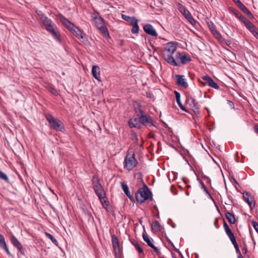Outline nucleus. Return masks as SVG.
Wrapping results in <instances>:
<instances>
[{
    "label": "nucleus",
    "instance_id": "f257e3e1",
    "mask_svg": "<svg viewBox=\"0 0 258 258\" xmlns=\"http://www.w3.org/2000/svg\"><path fill=\"white\" fill-rule=\"evenodd\" d=\"M177 48L176 43L173 42L168 43L164 48L163 50V57L164 59L169 64L173 66H178L179 63L177 62L172 55L176 51Z\"/></svg>",
    "mask_w": 258,
    "mask_h": 258
},
{
    "label": "nucleus",
    "instance_id": "f03ea898",
    "mask_svg": "<svg viewBox=\"0 0 258 258\" xmlns=\"http://www.w3.org/2000/svg\"><path fill=\"white\" fill-rule=\"evenodd\" d=\"M136 199L140 204L143 203L148 199L152 200V192L145 183L143 182V186L137 191Z\"/></svg>",
    "mask_w": 258,
    "mask_h": 258
},
{
    "label": "nucleus",
    "instance_id": "7ed1b4c3",
    "mask_svg": "<svg viewBox=\"0 0 258 258\" xmlns=\"http://www.w3.org/2000/svg\"><path fill=\"white\" fill-rule=\"evenodd\" d=\"M46 118L51 128L57 131L64 132V127L59 119L54 118L51 114L46 115Z\"/></svg>",
    "mask_w": 258,
    "mask_h": 258
},
{
    "label": "nucleus",
    "instance_id": "20e7f679",
    "mask_svg": "<svg viewBox=\"0 0 258 258\" xmlns=\"http://www.w3.org/2000/svg\"><path fill=\"white\" fill-rule=\"evenodd\" d=\"M124 167L128 171L132 170L137 165L138 162L135 157L134 154H128L124 159Z\"/></svg>",
    "mask_w": 258,
    "mask_h": 258
},
{
    "label": "nucleus",
    "instance_id": "39448f33",
    "mask_svg": "<svg viewBox=\"0 0 258 258\" xmlns=\"http://www.w3.org/2000/svg\"><path fill=\"white\" fill-rule=\"evenodd\" d=\"M92 181L93 189L98 197L105 196V193L104 192L102 186L100 183L99 179L96 176H93Z\"/></svg>",
    "mask_w": 258,
    "mask_h": 258
},
{
    "label": "nucleus",
    "instance_id": "423d86ee",
    "mask_svg": "<svg viewBox=\"0 0 258 258\" xmlns=\"http://www.w3.org/2000/svg\"><path fill=\"white\" fill-rule=\"evenodd\" d=\"M139 121L141 124L147 127L155 126L152 117L149 115L146 114L145 113L139 116Z\"/></svg>",
    "mask_w": 258,
    "mask_h": 258
},
{
    "label": "nucleus",
    "instance_id": "0eeeda50",
    "mask_svg": "<svg viewBox=\"0 0 258 258\" xmlns=\"http://www.w3.org/2000/svg\"><path fill=\"white\" fill-rule=\"evenodd\" d=\"M93 21L95 23L96 27L100 30L103 33H107L108 34L107 29L104 25V19L101 17H94Z\"/></svg>",
    "mask_w": 258,
    "mask_h": 258
},
{
    "label": "nucleus",
    "instance_id": "6e6552de",
    "mask_svg": "<svg viewBox=\"0 0 258 258\" xmlns=\"http://www.w3.org/2000/svg\"><path fill=\"white\" fill-rule=\"evenodd\" d=\"M201 79L203 80V81H201L200 79H199V81L203 86H206L208 85L215 89H219L218 85L208 75L203 76L201 78Z\"/></svg>",
    "mask_w": 258,
    "mask_h": 258
},
{
    "label": "nucleus",
    "instance_id": "1a4fd4ad",
    "mask_svg": "<svg viewBox=\"0 0 258 258\" xmlns=\"http://www.w3.org/2000/svg\"><path fill=\"white\" fill-rule=\"evenodd\" d=\"M179 11L184 16L187 21L192 26H195L197 21L194 19L190 13L184 7L181 6L179 7Z\"/></svg>",
    "mask_w": 258,
    "mask_h": 258
},
{
    "label": "nucleus",
    "instance_id": "9d476101",
    "mask_svg": "<svg viewBox=\"0 0 258 258\" xmlns=\"http://www.w3.org/2000/svg\"><path fill=\"white\" fill-rule=\"evenodd\" d=\"M175 58L177 60H180L181 64H184L191 60L190 56L185 52H178L176 53Z\"/></svg>",
    "mask_w": 258,
    "mask_h": 258
},
{
    "label": "nucleus",
    "instance_id": "9b49d317",
    "mask_svg": "<svg viewBox=\"0 0 258 258\" xmlns=\"http://www.w3.org/2000/svg\"><path fill=\"white\" fill-rule=\"evenodd\" d=\"M187 103L190 106L193 111L197 115H200V109L198 103L192 97H188L186 99Z\"/></svg>",
    "mask_w": 258,
    "mask_h": 258
},
{
    "label": "nucleus",
    "instance_id": "f8f14e48",
    "mask_svg": "<svg viewBox=\"0 0 258 258\" xmlns=\"http://www.w3.org/2000/svg\"><path fill=\"white\" fill-rule=\"evenodd\" d=\"M245 27L252 33L253 36L258 39V31L256 27L248 19L244 23Z\"/></svg>",
    "mask_w": 258,
    "mask_h": 258
},
{
    "label": "nucleus",
    "instance_id": "ddd939ff",
    "mask_svg": "<svg viewBox=\"0 0 258 258\" xmlns=\"http://www.w3.org/2000/svg\"><path fill=\"white\" fill-rule=\"evenodd\" d=\"M143 238L144 240L147 242L148 245L154 249L156 253H157V254H160V252L159 250L152 242L151 240L150 239L149 236L148 235L145 230L143 233Z\"/></svg>",
    "mask_w": 258,
    "mask_h": 258
},
{
    "label": "nucleus",
    "instance_id": "4468645a",
    "mask_svg": "<svg viewBox=\"0 0 258 258\" xmlns=\"http://www.w3.org/2000/svg\"><path fill=\"white\" fill-rule=\"evenodd\" d=\"M144 31L148 34L153 37H157L158 34L153 26L150 24H146L143 26Z\"/></svg>",
    "mask_w": 258,
    "mask_h": 258
},
{
    "label": "nucleus",
    "instance_id": "2eb2a0df",
    "mask_svg": "<svg viewBox=\"0 0 258 258\" xmlns=\"http://www.w3.org/2000/svg\"><path fill=\"white\" fill-rule=\"evenodd\" d=\"M11 242L13 245L16 247L19 251H20L22 254H24V249L22 245L14 235H12L11 237Z\"/></svg>",
    "mask_w": 258,
    "mask_h": 258
},
{
    "label": "nucleus",
    "instance_id": "dca6fc26",
    "mask_svg": "<svg viewBox=\"0 0 258 258\" xmlns=\"http://www.w3.org/2000/svg\"><path fill=\"white\" fill-rule=\"evenodd\" d=\"M175 77L176 78V83L178 86H182L184 88L188 87V85L186 82L183 75H176Z\"/></svg>",
    "mask_w": 258,
    "mask_h": 258
},
{
    "label": "nucleus",
    "instance_id": "f3484780",
    "mask_svg": "<svg viewBox=\"0 0 258 258\" xmlns=\"http://www.w3.org/2000/svg\"><path fill=\"white\" fill-rule=\"evenodd\" d=\"M60 21L67 27L70 31L75 28V25L71 22L69 20L66 18L62 14H59L58 15Z\"/></svg>",
    "mask_w": 258,
    "mask_h": 258
},
{
    "label": "nucleus",
    "instance_id": "a211bd4d",
    "mask_svg": "<svg viewBox=\"0 0 258 258\" xmlns=\"http://www.w3.org/2000/svg\"><path fill=\"white\" fill-rule=\"evenodd\" d=\"M128 125L131 128L136 127L141 128V123L139 121V117H133L128 120Z\"/></svg>",
    "mask_w": 258,
    "mask_h": 258
},
{
    "label": "nucleus",
    "instance_id": "6ab92c4d",
    "mask_svg": "<svg viewBox=\"0 0 258 258\" xmlns=\"http://www.w3.org/2000/svg\"><path fill=\"white\" fill-rule=\"evenodd\" d=\"M236 5L249 18H253V15L250 11L239 0L236 3Z\"/></svg>",
    "mask_w": 258,
    "mask_h": 258
},
{
    "label": "nucleus",
    "instance_id": "aec40b11",
    "mask_svg": "<svg viewBox=\"0 0 258 258\" xmlns=\"http://www.w3.org/2000/svg\"><path fill=\"white\" fill-rule=\"evenodd\" d=\"M0 247L4 249L7 253L10 256H12V254L10 252L9 250V248L7 246V243L5 241V237L4 236L0 234Z\"/></svg>",
    "mask_w": 258,
    "mask_h": 258
},
{
    "label": "nucleus",
    "instance_id": "412c9836",
    "mask_svg": "<svg viewBox=\"0 0 258 258\" xmlns=\"http://www.w3.org/2000/svg\"><path fill=\"white\" fill-rule=\"evenodd\" d=\"M131 24L133 26L131 32L133 34H136L139 33V27L138 25V20L135 18L133 17V20L131 21Z\"/></svg>",
    "mask_w": 258,
    "mask_h": 258
},
{
    "label": "nucleus",
    "instance_id": "4be33fe9",
    "mask_svg": "<svg viewBox=\"0 0 258 258\" xmlns=\"http://www.w3.org/2000/svg\"><path fill=\"white\" fill-rule=\"evenodd\" d=\"M243 197L245 202L248 204L249 206L252 208L255 205V202H253L252 200V197H250V195L248 192L244 191L243 194Z\"/></svg>",
    "mask_w": 258,
    "mask_h": 258
},
{
    "label": "nucleus",
    "instance_id": "5701e85b",
    "mask_svg": "<svg viewBox=\"0 0 258 258\" xmlns=\"http://www.w3.org/2000/svg\"><path fill=\"white\" fill-rule=\"evenodd\" d=\"M112 242L115 253L116 254L117 252L119 253L120 251L119 242L118 238L115 235L112 236Z\"/></svg>",
    "mask_w": 258,
    "mask_h": 258
},
{
    "label": "nucleus",
    "instance_id": "b1692460",
    "mask_svg": "<svg viewBox=\"0 0 258 258\" xmlns=\"http://www.w3.org/2000/svg\"><path fill=\"white\" fill-rule=\"evenodd\" d=\"M71 31L74 34V35H76V36L80 40H84L85 38L82 31L76 26L75 28H73Z\"/></svg>",
    "mask_w": 258,
    "mask_h": 258
},
{
    "label": "nucleus",
    "instance_id": "393cba45",
    "mask_svg": "<svg viewBox=\"0 0 258 258\" xmlns=\"http://www.w3.org/2000/svg\"><path fill=\"white\" fill-rule=\"evenodd\" d=\"M135 112L137 116H140L142 114L145 113L144 111L143 110L141 104L136 102L134 104Z\"/></svg>",
    "mask_w": 258,
    "mask_h": 258
},
{
    "label": "nucleus",
    "instance_id": "a878e982",
    "mask_svg": "<svg viewBox=\"0 0 258 258\" xmlns=\"http://www.w3.org/2000/svg\"><path fill=\"white\" fill-rule=\"evenodd\" d=\"M151 229L152 231L157 232L161 231L163 227L158 221L155 220L151 224Z\"/></svg>",
    "mask_w": 258,
    "mask_h": 258
},
{
    "label": "nucleus",
    "instance_id": "bb28decb",
    "mask_svg": "<svg viewBox=\"0 0 258 258\" xmlns=\"http://www.w3.org/2000/svg\"><path fill=\"white\" fill-rule=\"evenodd\" d=\"M101 203L102 204L103 207L107 211H109V203L108 200L106 199L105 196H100V197H98Z\"/></svg>",
    "mask_w": 258,
    "mask_h": 258
},
{
    "label": "nucleus",
    "instance_id": "cd10ccee",
    "mask_svg": "<svg viewBox=\"0 0 258 258\" xmlns=\"http://www.w3.org/2000/svg\"><path fill=\"white\" fill-rule=\"evenodd\" d=\"M100 68L97 66H93L92 69V75L97 80L100 81Z\"/></svg>",
    "mask_w": 258,
    "mask_h": 258
},
{
    "label": "nucleus",
    "instance_id": "c85d7f7f",
    "mask_svg": "<svg viewBox=\"0 0 258 258\" xmlns=\"http://www.w3.org/2000/svg\"><path fill=\"white\" fill-rule=\"evenodd\" d=\"M121 184L122 189L125 194V195L131 200H133L134 199V198L133 196L130 194L127 185L122 182H121Z\"/></svg>",
    "mask_w": 258,
    "mask_h": 258
},
{
    "label": "nucleus",
    "instance_id": "c756f323",
    "mask_svg": "<svg viewBox=\"0 0 258 258\" xmlns=\"http://www.w3.org/2000/svg\"><path fill=\"white\" fill-rule=\"evenodd\" d=\"M214 36L223 44H227L228 45L231 44V41L224 39L219 32L216 33Z\"/></svg>",
    "mask_w": 258,
    "mask_h": 258
},
{
    "label": "nucleus",
    "instance_id": "7c9ffc66",
    "mask_svg": "<svg viewBox=\"0 0 258 258\" xmlns=\"http://www.w3.org/2000/svg\"><path fill=\"white\" fill-rule=\"evenodd\" d=\"M225 216L226 218L227 219L228 222L231 224H233L236 222V219L235 218V216L234 214L230 213L229 212H227L225 213Z\"/></svg>",
    "mask_w": 258,
    "mask_h": 258
},
{
    "label": "nucleus",
    "instance_id": "2f4dec72",
    "mask_svg": "<svg viewBox=\"0 0 258 258\" xmlns=\"http://www.w3.org/2000/svg\"><path fill=\"white\" fill-rule=\"evenodd\" d=\"M233 13L234 15L243 23H245V22L247 20L245 17L242 16V15L236 10H234L233 11Z\"/></svg>",
    "mask_w": 258,
    "mask_h": 258
},
{
    "label": "nucleus",
    "instance_id": "473e14b6",
    "mask_svg": "<svg viewBox=\"0 0 258 258\" xmlns=\"http://www.w3.org/2000/svg\"><path fill=\"white\" fill-rule=\"evenodd\" d=\"M42 18L43 20L41 21L43 22L46 29L52 25V21L50 19H48L47 17H42Z\"/></svg>",
    "mask_w": 258,
    "mask_h": 258
},
{
    "label": "nucleus",
    "instance_id": "72a5a7b5",
    "mask_svg": "<svg viewBox=\"0 0 258 258\" xmlns=\"http://www.w3.org/2000/svg\"><path fill=\"white\" fill-rule=\"evenodd\" d=\"M50 33L55 40H56L58 42H60L59 35L58 34V31H57L56 29Z\"/></svg>",
    "mask_w": 258,
    "mask_h": 258
},
{
    "label": "nucleus",
    "instance_id": "f704fd0d",
    "mask_svg": "<svg viewBox=\"0 0 258 258\" xmlns=\"http://www.w3.org/2000/svg\"><path fill=\"white\" fill-rule=\"evenodd\" d=\"M46 235L47 236V237L50 239L51 241L55 245H57V240L54 237V236L51 235V234L50 233H46Z\"/></svg>",
    "mask_w": 258,
    "mask_h": 258
},
{
    "label": "nucleus",
    "instance_id": "c9c22d12",
    "mask_svg": "<svg viewBox=\"0 0 258 258\" xmlns=\"http://www.w3.org/2000/svg\"><path fill=\"white\" fill-rule=\"evenodd\" d=\"M229 239H230V241L231 242H233L236 240L235 237L233 234V233L231 231L226 233Z\"/></svg>",
    "mask_w": 258,
    "mask_h": 258
},
{
    "label": "nucleus",
    "instance_id": "e433bc0d",
    "mask_svg": "<svg viewBox=\"0 0 258 258\" xmlns=\"http://www.w3.org/2000/svg\"><path fill=\"white\" fill-rule=\"evenodd\" d=\"M0 178L3 179L6 182L9 181V178L7 175L0 170Z\"/></svg>",
    "mask_w": 258,
    "mask_h": 258
},
{
    "label": "nucleus",
    "instance_id": "4c0bfd02",
    "mask_svg": "<svg viewBox=\"0 0 258 258\" xmlns=\"http://www.w3.org/2000/svg\"><path fill=\"white\" fill-rule=\"evenodd\" d=\"M133 244L137 248L139 253H141L143 252V248L141 247V246L138 242H136L135 243H133Z\"/></svg>",
    "mask_w": 258,
    "mask_h": 258
},
{
    "label": "nucleus",
    "instance_id": "58836bf2",
    "mask_svg": "<svg viewBox=\"0 0 258 258\" xmlns=\"http://www.w3.org/2000/svg\"><path fill=\"white\" fill-rule=\"evenodd\" d=\"M48 90L55 95H57L58 94L57 90L51 86L48 88Z\"/></svg>",
    "mask_w": 258,
    "mask_h": 258
},
{
    "label": "nucleus",
    "instance_id": "ea45409f",
    "mask_svg": "<svg viewBox=\"0 0 258 258\" xmlns=\"http://www.w3.org/2000/svg\"><path fill=\"white\" fill-rule=\"evenodd\" d=\"M207 25L211 31H213L216 29L215 25L212 22H208Z\"/></svg>",
    "mask_w": 258,
    "mask_h": 258
},
{
    "label": "nucleus",
    "instance_id": "a19ab883",
    "mask_svg": "<svg viewBox=\"0 0 258 258\" xmlns=\"http://www.w3.org/2000/svg\"><path fill=\"white\" fill-rule=\"evenodd\" d=\"M232 243L233 244L235 248V250H236V251L237 252V253H238L239 255L240 254V250H239V246H238V245L236 242V241H235L234 242H232Z\"/></svg>",
    "mask_w": 258,
    "mask_h": 258
},
{
    "label": "nucleus",
    "instance_id": "79ce46f5",
    "mask_svg": "<svg viewBox=\"0 0 258 258\" xmlns=\"http://www.w3.org/2000/svg\"><path fill=\"white\" fill-rule=\"evenodd\" d=\"M122 18L125 21H130L131 22V21L133 20V17H131L125 15H122Z\"/></svg>",
    "mask_w": 258,
    "mask_h": 258
},
{
    "label": "nucleus",
    "instance_id": "37998d69",
    "mask_svg": "<svg viewBox=\"0 0 258 258\" xmlns=\"http://www.w3.org/2000/svg\"><path fill=\"white\" fill-rule=\"evenodd\" d=\"M251 224L254 228V230L258 233V224L255 221H251Z\"/></svg>",
    "mask_w": 258,
    "mask_h": 258
},
{
    "label": "nucleus",
    "instance_id": "c03bdc74",
    "mask_svg": "<svg viewBox=\"0 0 258 258\" xmlns=\"http://www.w3.org/2000/svg\"><path fill=\"white\" fill-rule=\"evenodd\" d=\"M37 15L40 17V18L41 20H43V18H42V17H46V16H45L43 13L41 12V11H37Z\"/></svg>",
    "mask_w": 258,
    "mask_h": 258
},
{
    "label": "nucleus",
    "instance_id": "a18cd8bd",
    "mask_svg": "<svg viewBox=\"0 0 258 258\" xmlns=\"http://www.w3.org/2000/svg\"><path fill=\"white\" fill-rule=\"evenodd\" d=\"M47 31H48L50 33H51L53 31L55 30L56 28H54L52 25L50 27H48L46 29Z\"/></svg>",
    "mask_w": 258,
    "mask_h": 258
},
{
    "label": "nucleus",
    "instance_id": "49530a36",
    "mask_svg": "<svg viewBox=\"0 0 258 258\" xmlns=\"http://www.w3.org/2000/svg\"><path fill=\"white\" fill-rule=\"evenodd\" d=\"M201 184H202V188L204 189V191L206 192V194H207L208 195H210L209 193V191L207 190V187L205 186V185L204 184V183L202 182H201Z\"/></svg>",
    "mask_w": 258,
    "mask_h": 258
},
{
    "label": "nucleus",
    "instance_id": "de8ad7c7",
    "mask_svg": "<svg viewBox=\"0 0 258 258\" xmlns=\"http://www.w3.org/2000/svg\"><path fill=\"white\" fill-rule=\"evenodd\" d=\"M175 95L176 100L180 99V94L179 92L175 91Z\"/></svg>",
    "mask_w": 258,
    "mask_h": 258
},
{
    "label": "nucleus",
    "instance_id": "09e8293b",
    "mask_svg": "<svg viewBox=\"0 0 258 258\" xmlns=\"http://www.w3.org/2000/svg\"><path fill=\"white\" fill-rule=\"evenodd\" d=\"M227 102L229 104V105L232 108H234V104L233 103L230 101V100H227Z\"/></svg>",
    "mask_w": 258,
    "mask_h": 258
},
{
    "label": "nucleus",
    "instance_id": "8fccbe9b",
    "mask_svg": "<svg viewBox=\"0 0 258 258\" xmlns=\"http://www.w3.org/2000/svg\"><path fill=\"white\" fill-rule=\"evenodd\" d=\"M224 228L226 233H227L231 231V229H230V228L228 226L224 227Z\"/></svg>",
    "mask_w": 258,
    "mask_h": 258
},
{
    "label": "nucleus",
    "instance_id": "3c124183",
    "mask_svg": "<svg viewBox=\"0 0 258 258\" xmlns=\"http://www.w3.org/2000/svg\"><path fill=\"white\" fill-rule=\"evenodd\" d=\"M218 219L217 218H216L214 220V224L216 228H219V227L218 226Z\"/></svg>",
    "mask_w": 258,
    "mask_h": 258
},
{
    "label": "nucleus",
    "instance_id": "603ef678",
    "mask_svg": "<svg viewBox=\"0 0 258 258\" xmlns=\"http://www.w3.org/2000/svg\"><path fill=\"white\" fill-rule=\"evenodd\" d=\"M242 251L243 252V254H246L247 252V248L246 246L243 247L242 248Z\"/></svg>",
    "mask_w": 258,
    "mask_h": 258
},
{
    "label": "nucleus",
    "instance_id": "864d4df0",
    "mask_svg": "<svg viewBox=\"0 0 258 258\" xmlns=\"http://www.w3.org/2000/svg\"><path fill=\"white\" fill-rule=\"evenodd\" d=\"M211 32L214 36L215 35V34L218 32L216 29L213 31H212Z\"/></svg>",
    "mask_w": 258,
    "mask_h": 258
},
{
    "label": "nucleus",
    "instance_id": "5fc2aeb1",
    "mask_svg": "<svg viewBox=\"0 0 258 258\" xmlns=\"http://www.w3.org/2000/svg\"><path fill=\"white\" fill-rule=\"evenodd\" d=\"M146 94H147V96L148 97L150 98L152 97V95L150 93L147 92Z\"/></svg>",
    "mask_w": 258,
    "mask_h": 258
},
{
    "label": "nucleus",
    "instance_id": "6e6d98bb",
    "mask_svg": "<svg viewBox=\"0 0 258 258\" xmlns=\"http://www.w3.org/2000/svg\"><path fill=\"white\" fill-rule=\"evenodd\" d=\"M254 131L256 133L258 134V125H256L254 126Z\"/></svg>",
    "mask_w": 258,
    "mask_h": 258
},
{
    "label": "nucleus",
    "instance_id": "4d7b16f0",
    "mask_svg": "<svg viewBox=\"0 0 258 258\" xmlns=\"http://www.w3.org/2000/svg\"><path fill=\"white\" fill-rule=\"evenodd\" d=\"M228 225L226 223L225 220L223 221V227H225L226 226H228Z\"/></svg>",
    "mask_w": 258,
    "mask_h": 258
},
{
    "label": "nucleus",
    "instance_id": "13d9d810",
    "mask_svg": "<svg viewBox=\"0 0 258 258\" xmlns=\"http://www.w3.org/2000/svg\"><path fill=\"white\" fill-rule=\"evenodd\" d=\"M180 108L181 109H182V110H184V111H186V109H185V107L183 105L182 106H180Z\"/></svg>",
    "mask_w": 258,
    "mask_h": 258
},
{
    "label": "nucleus",
    "instance_id": "bf43d9fd",
    "mask_svg": "<svg viewBox=\"0 0 258 258\" xmlns=\"http://www.w3.org/2000/svg\"><path fill=\"white\" fill-rule=\"evenodd\" d=\"M166 239L170 243H171L173 246V244L171 242V241L169 240V239H168L167 237H166Z\"/></svg>",
    "mask_w": 258,
    "mask_h": 258
},
{
    "label": "nucleus",
    "instance_id": "052dcab7",
    "mask_svg": "<svg viewBox=\"0 0 258 258\" xmlns=\"http://www.w3.org/2000/svg\"><path fill=\"white\" fill-rule=\"evenodd\" d=\"M176 102L177 104L181 102L180 99H177V100H176Z\"/></svg>",
    "mask_w": 258,
    "mask_h": 258
},
{
    "label": "nucleus",
    "instance_id": "680f3d73",
    "mask_svg": "<svg viewBox=\"0 0 258 258\" xmlns=\"http://www.w3.org/2000/svg\"><path fill=\"white\" fill-rule=\"evenodd\" d=\"M178 105V106L180 107V106H183L182 104L181 103V102L177 104Z\"/></svg>",
    "mask_w": 258,
    "mask_h": 258
},
{
    "label": "nucleus",
    "instance_id": "e2e57ef3",
    "mask_svg": "<svg viewBox=\"0 0 258 258\" xmlns=\"http://www.w3.org/2000/svg\"><path fill=\"white\" fill-rule=\"evenodd\" d=\"M178 105V106L180 107V106H183L182 104L181 103V102L177 104Z\"/></svg>",
    "mask_w": 258,
    "mask_h": 258
},
{
    "label": "nucleus",
    "instance_id": "0e129e2a",
    "mask_svg": "<svg viewBox=\"0 0 258 258\" xmlns=\"http://www.w3.org/2000/svg\"><path fill=\"white\" fill-rule=\"evenodd\" d=\"M178 105V106L180 107V106H183L182 104L181 103V102L177 104Z\"/></svg>",
    "mask_w": 258,
    "mask_h": 258
},
{
    "label": "nucleus",
    "instance_id": "69168bd1",
    "mask_svg": "<svg viewBox=\"0 0 258 258\" xmlns=\"http://www.w3.org/2000/svg\"><path fill=\"white\" fill-rule=\"evenodd\" d=\"M233 179H234V182L235 183H236L237 184H238V183L237 182V181L234 178Z\"/></svg>",
    "mask_w": 258,
    "mask_h": 258
},
{
    "label": "nucleus",
    "instance_id": "338daca9",
    "mask_svg": "<svg viewBox=\"0 0 258 258\" xmlns=\"http://www.w3.org/2000/svg\"><path fill=\"white\" fill-rule=\"evenodd\" d=\"M238 258H243V257L242 256L241 254H240L239 255H238Z\"/></svg>",
    "mask_w": 258,
    "mask_h": 258
},
{
    "label": "nucleus",
    "instance_id": "774afa93",
    "mask_svg": "<svg viewBox=\"0 0 258 258\" xmlns=\"http://www.w3.org/2000/svg\"><path fill=\"white\" fill-rule=\"evenodd\" d=\"M233 1L236 4L237 3V2L239 0H233Z\"/></svg>",
    "mask_w": 258,
    "mask_h": 258
}]
</instances>
